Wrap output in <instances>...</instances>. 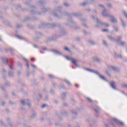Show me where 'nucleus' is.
I'll return each instance as SVG.
<instances>
[{
  "instance_id": "obj_26",
  "label": "nucleus",
  "mask_w": 127,
  "mask_h": 127,
  "mask_svg": "<svg viewBox=\"0 0 127 127\" xmlns=\"http://www.w3.org/2000/svg\"><path fill=\"white\" fill-rule=\"evenodd\" d=\"M114 29H115V31H119V28L117 26H113Z\"/></svg>"
},
{
  "instance_id": "obj_37",
  "label": "nucleus",
  "mask_w": 127,
  "mask_h": 127,
  "mask_svg": "<svg viewBox=\"0 0 127 127\" xmlns=\"http://www.w3.org/2000/svg\"><path fill=\"white\" fill-rule=\"evenodd\" d=\"M43 12H46V11H47V9H46V8H44L42 9Z\"/></svg>"
},
{
  "instance_id": "obj_18",
  "label": "nucleus",
  "mask_w": 127,
  "mask_h": 127,
  "mask_svg": "<svg viewBox=\"0 0 127 127\" xmlns=\"http://www.w3.org/2000/svg\"><path fill=\"white\" fill-rule=\"evenodd\" d=\"M94 110L96 113H99L100 112V110H101L100 108L96 107L94 108Z\"/></svg>"
},
{
  "instance_id": "obj_63",
  "label": "nucleus",
  "mask_w": 127,
  "mask_h": 127,
  "mask_svg": "<svg viewBox=\"0 0 127 127\" xmlns=\"http://www.w3.org/2000/svg\"><path fill=\"white\" fill-rule=\"evenodd\" d=\"M41 79H42V80H44V77H41Z\"/></svg>"
},
{
  "instance_id": "obj_32",
  "label": "nucleus",
  "mask_w": 127,
  "mask_h": 127,
  "mask_svg": "<svg viewBox=\"0 0 127 127\" xmlns=\"http://www.w3.org/2000/svg\"><path fill=\"white\" fill-rule=\"evenodd\" d=\"M103 45H105V46H107L108 45V44L107 43V42L106 41H103Z\"/></svg>"
},
{
  "instance_id": "obj_17",
  "label": "nucleus",
  "mask_w": 127,
  "mask_h": 127,
  "mask_svg": "<svg viewBox=\"0 0 127 127\" xmlns=\"http://www.w3.org/2000/svg\"><path fill=\"white\" fill-rule=\"evenodd\" d=\"M89 43L90 44V45H95V44H96V43H95V41L93 40H89Z\"/></svg>"
},
{
  "instance_id": "obj_25",
  "label": "nucleus",
  "mask_w": 127,
  "mask_h": 127,
  "mask_svg": "<svg viewBox=\"0 0 127 127\" xmlns=\"http://www.w3.org/2000/svg\"><path fill=\"white\" fill-rule=\"evenodd\" d=\"M8 75L9 77H12L13 76V73L10 71V72H9Z\"/></svg>"
},
{
  "instance_id": "obj_19",
  "label": "nucleus",
  "mask_w": 127,
  "mask_h": 127,
  "mask_svg": "<svg viewBox=\"0 0 127 127\" xmlns=\"http://www.w3.org/2000/svg\"><path fill=\"white\" fill-rule=\"evenodd\" d=\"M107 6L108 8H112L113 7V4H111L110 3H108L107 4Z\"/></svg>"
},
{
  "instance_id": "obj_16",
  "label": "nucleus",
  "mask_w": 127,
  "mask_h": 127,
  "mask_svg": "<svg viewBox=\"0 0 127 127\" xmlns=\"http://www.w3.org/2000/svg\"><path fill=\"white\" fill-rule=\"evenodd\" d=\"M60 32L61 35H64V34H65V30H64V29H61L60 30Z\"/></svg>"
},
{
  "instance_id": "obj_36",
  "label": "nucleus",
  "mask_w": 127,
  "mask_h": 127,
  "mask_svg": "<svg viewBox=\"0 0 127 127\" xmlns=\"http://www.w3.org/2000/svg\"><path fill=\"white\" fill-rule=\"evenodd\" d=\"M49 78H50L51 79H52L53 78H54V76H53V75L52 74H50L49 75Z\"/></svg>"
},
{
  "instance_id": "obj_62",
  "label": "nucleus",
  "mask_w": 127,
  "mask_h": 127,
  "mask_svg": "<svg viewBox=\"0 0 127 127\" xmlns=\"http://www.w3.org/2000/svg\"><path fill=\"white\" fill-rule=\"evenodd\" d=\"M31 60H33V61H34V58H31Z\"/></svg>"
},
{
  "instance_id": "obj_24",
  "label": "nucleus",
  "mask_w": 127,
  "mask_h": 127,
  "mask_svg": "<svg viewBox=\"0 0 127 127\" xmlns=\"http://www.w3.org/2000/svg\"><path fill=\"white\" fill-rule=\"evenodd\" d=\"M86 100H87V101L89 102V103H93V100L89 97H87Z\"/></svg>"
},
{
  "instance_id": "obj_61",
  "label": "nucleus",
  "mask_w": 127,
  "mask_h": 127,
  "mask_svg": "<svg viewBox=\"0 0 127 127\" xmlns=\"http://www.w3.org/2000/svg\"><path fill=\"white\" fill-rule=\"evenodd\" d=\"M75 127H80V126H79V125H77V126H75Z\"/></svg>"
},
{
  "instance_id": "obj_45",
  "label": "nucleus",
  "mask_w": 127,
  "mask_h": 127,
  "mask_svg": "<svg viewBox=\"0 0 127 127\" xmlns=\"http://www.w3.org/2000/svg\"><path fill=\"white\" fill-rule=\"evenodd\" d=\"M18 66H22V64H21V63H18Z\"/></svg>"
},
{
  "instance_id": "obj_33",
  "label": "nucleus",
  "mask_w": 127,
  "mask_h": 127,
  "mask_svg": "<svg viewBox=\"0 0 127 127\" xmlns=\"http://www.w3.org/2000/svg\"><path fill=\"white\" fill-rule=\"evenodd\" d=\"M71 114H72V115H76L77 112L75 111H71Z\"/></svg>"
},
{
  "instance_id": "obj_48",
  "label": "nucleus",
  "mask_w": 127,
  "mask_h": 127,
  "mask_svg": "<svg viewBox=\"0 0 127 127\" xmlns=\"http://www.w3.org/2000/svg\"><path fill=\"white\" fill-rule=\"evenodd\" d=\"M10 69H11L12 70L13 69V67H12L11 65H9Z\"/></svg>"
},
{
  "instance_id": "obj_2",
  "label": "nucleus",
  "mask_w": 127,
  "mask_h": 127,
  "mask_svg": "<svg viewBox=\"0 0 127 127\" xmlns=\"http://www.w3.org/2000/svg\"><path fill=\"white\" fill-rule=\"evenodd\" d=\"M91 17H92L94 20H96L97 25L95 26L96 27H99L100 25H105L106 27H109L110 26V25H109V24L101 22V21H100V20H99L98 18H95V16H94L93 15H91Z\"/></svg>"
},
{
  "instance_id": "obj_59",
  "label": "nucleus",
  "mask_w": 127,
  "mask_h": 127,
  "mask_svg": "<svg viewBox=\"0 0 127 127\" xmlns=\"http://www.w3.org/2000/svg\"><path fill=\"white\" fill-rule=\"evenodd\" d=\"M84 33L85 34H87V32H86V31H84Z\"/></svg>"
},
{
  "instance_id": "obj_15",
  "label": "nucleus",
  "mask_w": 127,
  "mask_h": 127,
  "mask_svg": "<svg viewBox=\"0 0 127 127\" xmlns=\"http://www.w3.org/2000/svg\"><path fill=\"white\" fill-rule=\"evenodd\" d=\"M24 60H25V61L26 62V66L27 68H29V61H28V60H26V59H24Z\"/></svg>"
},
{
  "instance_id": "obj_39",
  "label": "nucleus",
  "mask_w": 127,
  "mask_h": 127,
  "mask_svg": "<svg viewBox=\"0 0 127 127\" xmlns=\"http://www.w3.org/2000/svg\"><path fill=\"white\" fill-rule=\"evenodd\" d=\"M31 66L33 67V68H36V65L33 64H31Z\"/></svg>"
},
{
  "instance_id": "obj_38",
  "label": "nucleus",
  "mask_w": 127,
  "mask_h": 127,
  "mask_svg": "<svg viewBox=\"0 0 127 127\" xmlns=\"http://www.w3.org/2000/svg\"><path fill=\"white\" fill-rule=\"evenodd\" d=\"M106 74H107V75H108V76H111V75L110 74V73H109V72H108L107 70L105 71Z\"/></svg>"
},
{
  "instance_id": "obj_21",
  "label": "nucleus",
  "mask_w": 127,
  "mask_h": 127,
  "mask_svg": "<svg viewBox=\"0 0 127 127\" xmlns=\"http://www.w3.org/2000/svg\"><path fill=\"white\" fill-rule=\"evenodd\" d=\"M122 88H124L125 89H127V84H123L121 85Z\"/></svg>"
},
{
  "instance_id": "obj_11",
  "label": "nucleus",
  "mask_w": 127,
  "mask_h": 127,
  "mask_svg": "<svg viewBox=\"0 0 127 127\" xmlns=\"http://www.w3.org/2000/svg\"><path fill=\"white\" fill-rule=\"evenodd\" d=\"M108 39L111 40V41H117V39H115V38L113 37L112 36H108Z\"/></svg>"
},
{
  "instance_id": "obj_40",
  "label": "nucleus",
  "mask_w": 127,
  "mask_h": 127,
  "mask_svg": "<svg viewBox=\"0 0 127 127\" xmlns=\"http://www.w3.org/2000/svg\"><path fill=\"white\" fill-rule=\"evenodd\" d=\"M5 104V102L4 101H2L1 102V106H4Z\"/></svg>"
},
{
  "instance_id": "obj_7",
  "label": "nucleus",
  "mask_w": 127,
  "mask_h": 127,
  "mask_svg": "<svg viewBox=\"0 0 127 127\" xmlns=\"http://www.w3.org/2000/svg\"><path fill=\"white\" fill-rule=\"evenodd\" d=\"M92 60L94 62H97V63H100L102 62V59L97 56L92 57Z\"/></svg>"
},
{
  "instance_id": "obj_41",
  "label": "nucleus",
  "mask_w": 127,
  "mask_h": 127,
  "mask_svg": "<svg viewBox=\"0 0 127 127\" xmlns=\"http://www.w3.org/2000/svg\"><path fill=\"white\" fill-rule=\"evenodd\" d=\"M86 11H87V12H90V11H91V9L90 8H87Z\"/></svg>"
},
{
  "instance_id": "obj_44",
  "label": "nucleus",
  "mask_w": 127,
  "mask_h": 127,
  "mask_svg": "<svg viewBox=\"0 0 127 127\" xmlns=\"http://www.w3.org/2000/svg\"><path fill=\"white\" fill-rule=\"evenodd\" d=\"M118 57H119V58H123V56H122V55H119V56H118Z\"/></svg>"
},
{
  "instance_id": "obj_12",
  "label": "nucleus",
  "mask_w": 127,
  "mask_h": 127,
  "mask_svg": "<svg viewBox=\"0 0 127 127\" xmlns=\"http://www.w3.org/2000/svg\"><path fill=\"white\" fill-rule=\"evenodd\" d=\"M87 21L86 18H82L81 19V21L82 22V25H83V26H84L85 27H87V24L84 23V22H86V21Z\"/></svg>"
},
{
  "instance_id": "obj_56",
  "label": "nucleus",
  "mask_w": 127,
  "mask_h": 127,
  "mask_svg": "<svg viewBox=\"0 0 127 127\" xmlns=\"http://www.w3.org/2000/svg\"><path fill=\"white\" fill-rule=\"evenodd\" d=\"M62 88H63L64 89H65V86H64V85L62 86Z\"/></svg>"
},
{
  "instance_id": "obj_53",
  "label": "nucleus",
  "mask_w": 127,
  "mask_h": 127,
  "mask_svg": "<svg viewBox=\"0 0 127 127\" xmlns=\"http://www.w3.org/2000/svg\"><path fill=\"white\" fill-rule=\"evenodd\" d=\"M75 86H76L77 88H78V87H79V85H78V84H75Z\"/></svg>"
},
{
  "instance_id": "obj_31",
  "label": "nucleus",
  "mask_w": 127,
  "mask_h": 127,
  "mask_svg": "<svg viewBox=\"0 0 127 127\" xmlns=\"http://www.w3.org/2000/svg\"><path fill=\"white\" fill-rule=\"evenodd\" d=\"M85 70H86V71H88L89 72H94V70H93V69H89V68H86L85 69Z\"/></svg>"
},
{
  "instance_id": "obj_27",
  "label": "nucleus",
  "mask_w": 127,
  "mask_h": 127,
  "mask_svg": "<svg viewBox=\"0 0 127 127\" xmlns=\"http://www.w3.org/2000/svg\"><path fill=\"white\" fill-rule=\"evenodd\" d=\"M35 117H36V114L35 113H33L31 116V118L32 119H34V118H35Z\"/></svg>"
},
{
  "instance_id": "obj_4",
  "label": "nucleus",
  "mask_w": 127,
  "mask_h": 127,
  "mask_svg": "<svg viewBox=\"0 0 127 127\" xmlns=\"http://www.w3.org/2000/svg\"><path fill=\"white\" fill-rule=\"evenodd\" d=\"M65 58L67 60H69L71 61V63L74 64V65H77V60L73 58L72 57H69L68 56H65Z\"/></svg>"
},
{
  "instance_id": "obj_60",
  "label": "nucleus",
  "mask_w": 127,
  "mask_h": 127,
  "mask_svg": "<svg viewBox=\"0 0 127 127\" xmlns=\"http://www.w3.org/2000/svg\"><path fill=\"white\" fill-rule=\"evenodd\" d=\"M94 11V13H97V10H95Z\"/></svg>"
},
{
  "instance_id": "obj_23",
  "label": "nucleus",
  "mask_w": 127,
  "mask_h": 127,
  "mask_svg": "<svg viewBox=\"0 0 127 127\" xmlns=\"http://www.w3.org/2000/svg\"><path fill=\"white\" fill-rule=\"evenodd\" d=\"M73 15L74 16H80L81 15V14H80V13H74Z\"/></svg>"
},
{
  "instance_id": "obj_42",
  "label": "nucleus",
  "mask_w": 127,
  "mask_h": 127,
  "mask_svg": "<svg viewBox=\"0 0 127 127\" xmlns=\"http://www.w3.org/2000/svg\"><path fill=\"white\" fill-rule=\"evenodd\" d=\"M42 49H43V50H44V51L47 50V48H46V47L42 48Z\"/></svg>"
},
{
  "instance_id": "obj_49",
  "label": "nucleus",
  "mask_w": 127,
  "mask_h": 127,
  "mask_svg": "<svg viewBox=\"0 0 127 127\" xmlns=\"http://www.w3.org/2000/svg\"><path fill=\"white\" fill-rule=\"evenodd\" d=\"M39 3H40V4H42L43 3V2H42V1H40Z\"/></svg>"
},
{
  "instance_id": "obj_5",
  "label": "nucleus",
  "mask_w": 127,
  "mask_h": 127,
  "mask_svg": "<svg viewBox=\"0 0 127 127\" xmlns=\"http://www.w3.org/2000/svg\"><path fill=\"white\" fill-rule=\"evenodd\" d=\"M20 103L21 104V105H22L23 106H25V105H28V106H29V107L30 106V102L29 101V100H28V99L27 100H24V99H22L20 101Z\"/></svg>"
},
{
  "instance_id": "obj_6",
  "label": "nucleus",
  "mask_w": 127,
  "mask_h": 127,
  "mask_svg": "<svg viewBox=\"0 0 127 127\" xmlns=\"http://www.w3.org/2000/svg\"><path fill=\"white\" fill-rule=\"evenodd\" d=\"M113 121H115V123H116V124L117 125H119V126H121V127H124V126H125V123H124L122 121L118 120V119H117L116 118L114 119Z\"/></svg>"
},
{
  "instance_id": "obj_9",
  "label": "nucleus",
  "mask_w": 127,
  "mask_h": 127,
  "mask_svg": "<svg viewBox=\"0 0 127 127\" xmlns=\"http://www.w3.org/2000/svg\"><path fill=\"white\" fill-rule=\"evenodd\" d=\"M110 85L113 89H114L115 90H116V88L117 87V84H116V82H115V81H112L110 83Z\"/></svg>"
},
{
  "instance_id": "obj_29",
  "label": "nucleus",
  "mask_w": 127,
  "mask_h": 127,
  "mask_svg": "<svg viewBox=\"0 0 127 127\" xmlns=\"http://www.w3.org/2000/svg\"><path fill=\"white\" fill-rule=\"evenodd\" d=\"M121 22L122 23L123 26L124 27H125L126 24H125V22L124 21V20H123V19H121Z\"/></svg>"
},
{
  "instance_id": "obj_30",
  "label": "nucleus",
  "mask_w": 127,
  "mask_h": 127,
  "mask_svg": "<svg viewBox=\"0 0 127 127\" xmlns=\"http://www.w3.org/2000/svg\"><path fill=\"white\" fill-rule=\"evenodd\" d=\"M103 32H109V30L108 29H104L102 30Z\"/></svg>"
},
{
  "instance_id": "obj_58",
  "label": "nucleus",
  "mask_w": 127,
  "mask_h": 127,
  "mask_svg": "<svg viewBox=\"0 0 127 127\" xmlns=\"http://www.w3.org/2000/svg\"><path fill=\"white\" fill-rule=\"evenodd\" d=\"M12 95H13V96H15V94L14 93H12Z\"/></svg>"
},
{
  "instance_id": "obj_52",
  "label": "nucleus",
  "mask_w": 127,
  "mask_h": 127,
  "mask_svg": "<svg viewBox=\"0 0 127 127\" xmlns=\"http://www.w3.org/2000/svg\"><path fill=\"white\" fill-rule=\"evenodd\" d=\"M18 38H19V39H21V37L19 36H17Z\"/></svg>"
},
{
  "instance_id": "obj_3",
  "label": "nucleus",
  "mask_w": 127,
  "mask_h": 127,
  "mask_svg": "<svg viewBox=\"0 0 127 127\" xmlns=\"http://www.w3.org/2000/svg\"><path fill=\"white\" fill-rule=\"evenodd\" d=\"M116 41L119 45H121V46H125V45L127 44L125 42L122 41V36H119L116 40Z\"/></svg>"
},
{
  "instance_id": "obj_47",
  "label": "nucleus",
  "mask_w": 127,
  "mask_h": 127,
  "mask_svg": "<svg viewBox=\"0 0 127 127\" xmlns=\"http://www.w3.org/2000/svg\"><path fill=\"white\" fill-rule=\"evenodd\" d=\"M45 107H46V105L44 104V105H42V108H45Z\"/></svg>"
},
{
  "instance_id": "obj_54",
  "label": "nucleus",
  "mask_w": 127,
  "mask_h": 127,
  "mask_svg": "<svg viewBox=\"0 0 127 127\" xmlns=\"http://www.w3.org/2000/svg\"><path fill=\"white\" fill-rule=\"evenodd\" d=\"M39 98H41V97H42V95H41V94H40V95H39Z\"/></svg>"
},
{
  "instance_id": "obj_55",
  "label": "nucleus",
  "mask_w": 127,
  "mask_h": 127,
  "mask_svg": "<svg viewBox=\"0 0 127 127\" xmlns=\"http://www.w3.org/2000/svg\"><path fill=\"white\" fill-rule=\"evenodd\" d=\"M2 72H3V73H4V72H5V69H3Z\"/></svg>"
},
{
  "instance_id": "obj_51",
  "label": "nucleus",
  "mask_w": 127,
  "mask_h": 127,
  "mask_svg": "<svg viewBox=\"0 0 127 127\" xmlns=\"http://www.w3.org/2000/svg\"><path fill=\"white\" fill-rule=\"evenodd\" d=\"M9 104H10L11 105H12V104H13V103L12 102H11V101H10Z\"/></svg>"
},
{
  "instance_id": "obj_46",
  "label": "nucleus",
  "mask_w": 127,
  "mask_h": 127,
  "mask_svg": "<svg viewBox=\"0 0 127 127\" xmlns=\"http://www.w3.org/2000/svg\"><path fill=\"white\" fill-rule=\"evenodd\" d=\"M51 94H54V90H51Z\"/></svg>"
},
{
  "instance_id": "obj_13",
  "label": "nucleus",
  "mask_w": 127,
  "mask_h": 127,
  "mask_svg": "<svg viewBox=\"0 0 127 127\" xmlns=\"http://www.w3.org/2000/svg\"><path fill=\"white\" fill-rule=\"evenodd\" d=\"M64 81L66 84L68 85V86H71L72 84H71V82L70 81L66 79H64Z\"/></svg>"
},
{
  "instance_id": "obj_20",
  "label": "nucleus",
  "mask_w": 127,
  "mask_h": 127,
  "mask_svg": "<svg viewBox=\"0 0 127 127\" xmlns=\"http://www.w3.org/2000/svg\"><path fill=\"white\" fill-rule=\"evenodd\" d=\"M58 38V36L55 35L52 37V40H56Z\"/></svg>"
},
{
  "instance_id": "obj_22",
  "label": "nucleus",
  "mask_w": 127,
  "mask_h": 127,
  "mask_svg": "<svg viewBox=\"0 0 127 127\" xmlns=\"http://www.w3.org/2000/svg\"><path fill=\"white\" fill-rule=\"evenodd\" d=\"M64 50H65V51H67V52H70V49H69V48H68V47H65L64 48Z\"/></svg>"
},
{
  "instance_id": "obj_28",
  "label": "nucleus",
  "mask_w": 127,
  "mask_h": 127,
  "mask_svg": "<svg viewBox=\"0 0 127 127\" xmlns=\"http://www.w3.org/2000/svg\"><path fill=\"white\" fill-rule=\"evenodd\" d=\"M66 95H67V93L66 92H64L63 94L62 98H63V99H64V98H65V97H66Z\"/></svg>"
},
{
  "instance_id": "obj_43",
  "label": "nucleus",
  "mask_w": 127,
  "mask_h": 127,
  "mask_svg": "<svg viewBox=\"0 0 127 127\" xmlns=\"http://www.w3.org/2000/svg\"><path fill=\"white\" fill-rule=\"evenodd\" d=\"M64 5H65V6H66V7H67V6H69V4L67 3H64Z\"/></svg>"
},
{
  "instance_id": "obj_57",
  "label": "nucleus",
  "mask_w": 127,
  "mask_h": 127,
  "mask_svg": "<svg viewBox=\"0 0 127 127\" xmlns=\"http://www.w3.org/2000/svg\"><path fill=\"white\" fill-rule=\"evenodd\" d=\"M0 125H3V123H2V122H1L0 123Z\"/></svg>"
},
{
  "instance_id": "obj_34",
  "label": "nucleus",
  "mask_w": 127,
  "mask_h": 127,
  "mask_svg": "<svg viewBox=\"0 0 127 127\" xmlns=\"http://www.w3.org/2000/svg\"><path fill=\"white\" fill-rule=\"evenodd\" d=\"M111 69H112L113 70H114L115 71H117V67H115V66H111Z\"/></svg>"
},
{
  "instance_id": "obj_14",
  "label": "nucleus",
  "mask_w": 127,
  "mask_h": 127,
  "mask_svg": "<svg viewBox=\"0 0 127 127\" xmlns=\"http://www.w3.org/2000/svg\"><path fill=\"white\" fill-rule=\"evenodd\" d=\"M2 60L5 64H7V63H8V61L6 58H2Z\"/></svg>"
},
{
  "instance_id": "obj_50",
  "label": "nucleus",
  "mask_w": 127,
  "mask_h": 127,
  "mask_svg": "<svg viewBox=\"0 0 127 127\" xmlns=\"http://www.w3.org/2000/svg\"><path fill=\"white\" fill-rule=\"evenodd\" d=\"M55 16H56V17H58V15L57 14H54Z\"/></svg>"
},
{
  "instance_id": "obj_10",
  "label": "nucleus",
  "mask_w": 127,
  "mask_h": 127,
  "mask_svg": "<svg viewBox=\"0 0 127 127\" xmlns=\"http://www.w3.org/2000/svg\"><path fill=\"white\" fill-rule=\"evenodd\" d=\"M52 52H53L54 53H55V54H56L57 55H61V54H62V53H61L60 51L57 50H52Z\"/></svg>"
},
{
  "instance_id": "obj_64",
  "label": "nucleus",
  "mask_w": 127,
  "mask_h": 127,
  "mask_svg": "<svg viewBox=\"0 0 127 127\" xmlns=\"http://www.w3.org/2000/svg\"><path fill=\"white\" fill-rule=\"evenodd\" d=\"M17 27H20V26H19V25H17Z\"/></svg>"
},
{
  "instance_id": "obj_35",
  "label": "nucleus",
  "mask_w": 127,
  "mask_h": 127,
  "mask_svg": "<svg viewBox=\"0 0 127 127\" xmlns=\"http://www.w3.org/2000/svg\"><path fill=\"white\" fill-rule=\"evenodd\" d=\"M87 4H88V2H84L82 3V5H83V6L87 5Z\"/></svg>"
},
{
  "instance_id": "obj_8",
  "label": "nucleus",
  "mask_w": 127,
  "mask_h": 127,
  "mask_svg": "<svg viewBox=\"0 0 127 127\" xmlns=\"http://www.w3.org/2000/svg\"><path fill=\"white\" fill-rule=\"evenodd\" d=\"M92 73H95V74H96V75H98L99 78H100V79H102L104 81H107V79H106V78H105V77H104L103 76L100 75L98 71H95L93 70V71H92Z\"/></svg>"
},
{
  "instance_id": "obj_1",
  "label": "nucleus",
  "mask_w": 127,
  "mask_h": 127,
  "mask_svg": "<svg viewBox=\"0 0 127 127\" xmlns=\"http://www.w3.org/2000/svg\"><path fill=\"white\" fill-rule=\"evenodd\" d=\"M99 6H100V7H102V8H103L102 15L103 16H105V17H110L111 22H113V23H117V22H118V20H117V18H116V17H115L114 16L109 14L108 12H107V9L105 8L104 5H103L102 4H99Z\"/></svg>"
}]
</instances>
